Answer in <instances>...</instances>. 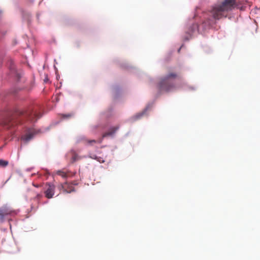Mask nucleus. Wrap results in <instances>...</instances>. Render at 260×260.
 Here are the masks:
<instances>
[{
	"instance_id": "nucleus-18",
	"label": "nucleus",
	"mask_w": 260,
	"mask_h": 260,
	"mask_svg": "<svg viewBox=\"0 0 260 260\" xmlns=\"http://www.w3.org/2000/svg\"><path fill=\"white\" fill-rule=\"evenodd\" d=\"M41 197H42V195L40 194H37L36 196V198L38 199L40 198Z\"/></svg>"
},
{
	"instance_id": "nucleus-12",
	"label": "nucleus",
	"mask_w": 260,
	"mask_h": 260,
	"mask_svg": "<svg viewBox=\"0 0 260 260\" xmlns=\"http://www.w3.org/2000/svg\"><path fill=\"white\" fill-rule=\"evenodd\" d=\"M9 164V162L7 160H5L3 159H0V167H6Z\"/></svg>"
},
{
	"instance_id": "nucleus-17",
	"label": "nucleus",
	"mask_w": 260,
	"mask_h": 260,
	"mask_svg": "<svg viewBox=\"0 0 260 260\" xmlns=\"http://www.w3.org/2000/svg\"><path fill=\"white\" fill-rule=\"evenodd\" d=\"M96 142V141L94 140L87 141V143L89 144H92V143H95Z\"/></svg>"
},
{
	"instance_id": "nucleus-9",
	"label": "nucleus",
	"mask_w": 260,
	"mask_h": 260,
	"mask_svg": "<svg viewBox=\"0 0 260 260\" xmlns=\"http://www.w3.org/2000/svg\"><path fill=\"white\" fill-rule=\"evenodd\" d=\"M8 66L10 69V70L12 73H15L16 72L15 67L13 61L12 59H10L8 62Z\"/></svg>"
},
{
	"instance_id": "nucleus-5",
	"label": "nucleus",
	"mask_w": 260,
	"mask_h": 260,
	"mask_svg": "<svg viewBox=\"0 0 260 260\" xmlns=\"http://www.w3.org/2000/svg\"><path fill=\"white\" fill-rule=\"evenodd\" d=\"M58 187L59 189H63V191L67 193H70L75 190V188L73 186V184L67 182L63 184H60Z\"/></svg>"
},
{
	"instance_id": "nucleus-22",
	"label": "nucleus",
	"mask_w": 260,
	"mask_h": 260,
	"mask_svg": "<svg viewBox=\"0 0 260 260\" xmlns=\"http://www.w3.org/2000/svg\"><path fill=\"white\" fill-rule=\"evenodd\" d=\"M180 49H181V48L179 49V50H178V52H179V51H180Z\"/></svg>"
},
{
	"instance_id": "nucleus-21",
	"label": "nucleus",
	"mask_w": 260,
	"mask_h": 260,
	"mask_svg": "<svg viewBox=\"0 0 260 260\" xmlns=\"http://www.w3.org/2000/svg\"><path fill=\"white\" fill-rule=\"evenodd\" d=\"M34 185L35 186H36V187H38V186H38V185Z\"/></svg>"
},
{
	"instance_id": "nucleus-7",
	"label": "nucleus",
	"mask_w": 260,
	"mask_h": 260,
	"mask_svg": "<svg viewBox=\"0 0 260 260\" xmlns=\"http://www.w3.org/2000/svg\"><path fill=\"white\" fill-rule=\"evenodd\" d=\"M36 134V132L34 129H29L26 134L22 137V140L26 142L30 141Z\"/></svg>"
},
{
	"instance_id": "nucleus-4",
	"label": "nucleus",
	"mask_w": 260,
	"mask_h": 260,
	"mask_svg": "<svg viewBox=\"0 0 260 260\" xmlns=\"http://www.w3.org/2000/svg\"><path fill=\"white\" fill-rule=\"evenodd\" d=\"M55 186L51 183H46L44 188V193L47 199H51L55 193Z\"/></svg>"
},
{
	"instance_id": "nucleus-1",
	"label": "nucleus",
	"mask_w": 260,
	"mask_h": 260,
	"mask_svg": "<svg viewBox=\"0 0 260 260\" xmlns=\"http://www.w3.org/2000/svg\"><path fill=\"white\" fill-rule=\"evenodd\" d=\"M236 0H224L221 4L213 7L210 13L212 16L205 18L204 23L209 26L215 23V20H219L222 17H226L225 13L232 10L235 7Z\"/></svg>"
},
{
	"instance_id": "nucleus-19",
	"label": "nucleus",
	"mask_w": 260,
	"mask_h": 260,
	"mask_svg": "<svg viewBox=\"0 0 260 260\" xmlns=\"http://www.w3.org/2000/svg\"><path fill=\"white\" fill-rule=\"evenodd\" d=\"M3 14V11L0 9V18L2 16Z\"/></svg>"
},
{
	"instance_id": "nucleus-10",
	"label": "nucleus",
	"mask_w": 260,
	"mask_h": 260,
	"mask_svg": "<svg viewBox=\"0 0 260 260\" xmlns=\"http://www.w3.org/2000/svg\"><path fill=\"white\" fill-rule=\"evenodd\" d=\"M82 158L81 156H79L77 154H76L75 152H72V156L71 161L72 162H74L77 160H79Z\"/></svg>"
},
{
	"instance_id": "nucleus-6",
	"label": "nucleus",
	"mask_w": 260,
	"mask_h": 260,
	"mask_svg": "<svg viewBox=\"0 0 260 260\" xmlns=\"http://www.w3.org/2000/svg\"><path fill=\"white\" fill-rule=\"evenodd\" d=\"M12 212V210L7 206L1 207L0 208L1 220L3 221L5 216L11 214Z\"/></svg>"
},
{
	"instance_id": "nucleus-14",
	"label": "nucleus",
	"mask_w": 260,
	"mask_h": 260,
	"mask_svg": "<svg viewBox=\"0 0 260 260\" xmlns=\"http://www.w3.org/2000/svg\"><path fill=\"white\" fill-rule=\"evenodd\" d=\"M72 115H73L72 114H62V117L63 118H70V117H71L72 116Z\"/></svg>"
},
{
	"instance_id": "nucleus-11",
	"label": "nucleus",
	"mask_w": 260,
	"mask_h": 260,
	"mask_svg": "<svg viewBox=\"0 0 260 260\" xmlns=\"http://www.w3.org/2000/svg\"><path fill=\"white\" fill-rule=\"evenodd\" d=\"M56 174L61 176L62 178H64L68 177L69 176L67 173L61 170L57 171L56 172Z\"/></svg>"
},
{
	"instance_id": "nucleus-8",
	"label": "nucleus",
	"mask_w": 260,
	"mask_h": 260,
	"mask_svg": "<svg viewBox=\"0 0 260 260\" xmlns=\"http://www.w3.org/2000/svg\"><path fill=\"white\" fill-rule=\"evenodd\" d=\"M119 126L118 125L110 127L108 132L103 134V138L109 136H113L115 134L116 132L119 129Z\"/></svg>"
},
{
	"instance_id": "nucleus-15",
	"label": "nucleus",
	"mask_w": 260,
	"mask_h": 260,
	"mask_svg": "<svg viewBox=\"0 0 260 260\" xmlns=\"http://www.w3.org/2000/svg\"><path fill=\"white\" fill-rule=\"evenodd\" d=\"M89 157L92 159H95V160H96L98 159V156L95 154L90 155Z\"/></svg>"
},
{
	"instance_id": "nucleus-20",
	"label": "nucleus",
	"mask_w": 260,
	"mask_h": 260,
	"mask_svg": "<svg viewBox=\"0 0 260 260\" xmlns=\"http://www.w3.org/2000/svg\"><path fill=\"white\" fill-rule=\"evenodd\" d=\"M193 27L194 28H197L198 27L197 25V24H194L193 25Z\"/></svg>"
},
{
	"instance_id": "nucleus-16",
	"label": "nucleus",
	"mask_w": 260,
	"mask_h": 260,
	"mask_svg": "<svg viewBox=\"0 0 260 260\" xmlns=\"http://www.w3.org/2000/svg\"><path fill=\"white\" fill-rule=\"evenodd\" d=\"M96 160L98 161L99 162H101V163L104 162V160L103 158L102 157H98V159H96Z\"/></svg>"
},
{
	"instance_id": "nucleus-3",
	"label": "nucleus",
	"mask_w": 260,
	"mask_h": 260,
	"mask_svg": "<svg viewBox=\"0 0 260 260\" xmlns=\"http://www.w3.org/2000/svg\"><path fill=\"white\" fill-rule=\"evenodd\" d=\"M177 74L173 71H169L168 73L163 78H161L158 84L159 90L170 91L175 88L174 84L171 80L176 78Z\"/></svg>"
},
{
	"instance_id": "nucleus-2",
	"label": "nucleus",
	"mask_w": 260,
	"mask_h": 260,
	"mask_svg": "<svg viewBox=\"0 0 260 260\" xmlns=\"http://www.w3.org/2000/svg\"><path fill=\"white\" fill-rule=\"evenodd\" d=\"M17 114L19 116V120H15L14 117L9 116L3 121V124L9 128L15 124L20 123V121L26 120L34 122L41 117L40 114L37 113L36 111L30 108L25 110L18 111Z\"/></svg>"
},
{
	"instance_id": "nucleus-13",
	"label": "nucleus",
	"mask_w": 260,
	"mask_h": 260,
	"mask_svg": "<svg viewBox=\"0 0 260 260\" xmlns=\"http://www.w3.org/2000/svg\"><path fill=\"white\" fill-rule=\"evenodd\" d=\"M146 109L144 111L142 112V113H140L137 114L135 116V118H136V119H138L140 118H141V117H142V116L144 114V113H145V111H146Z\"/></svg>"
}]
</instances>
